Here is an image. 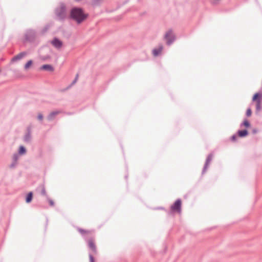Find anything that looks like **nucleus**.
Masks as SVG:
<instances>
[{"mask_svg": "<svg viewBox=\"0 0 262 262\" xmlns=\"http://www.w3.org/2000/svg\"><path fill=\"white\" fill-rule=\"evenodd\" d=\"M40 187H41V191H40V194L43 195V196H46L47 197V194L46 193V189H45V187L43 185H41L40 186Z\"/></svg>", "mask_w": 262, "mask_h": 262, "instance_id": "nucleus-21", "label": "nucleus"}, {"mask_svg": "<svg viewBox=\"0 0 262 262\" xmlns=\"http://www.w3.org/2000/svg\"><path fill=\"white\" fill-rule=\"evenodd\" d=\"M19 158V155L17 153H15L13 156V161L17 162Z\"/></svg>", "mask_w": 262, "mask_h": 262, "instance_id": "nucleus-23", "label": "nucleus"}, {"mask_svg": "<svg viewBox=\"0 0 262 262\" xmlns=\"http://www.w3.org/2000/svg\"><path fill=\"white\" fill-rule=\"evenodd\" d=\"M51 43L55 48L58 49H60L63 45L62 41L56 37L51 41Z\"/></svg>", "mask_w": 262, "mask_h": 262, "instance_id": "nucleus-9", "label": "nucleus"}, {"mask_svg": "<svg viewBox=\"0 0 262 262\" xmlns=\"http://www.w3.org/2000/svg\"><path fill=\"white\" fill-rule=\"evenodd\" d=\"M262 93L260 92L256 93L252 97V101L256 102L259 101L261 102Z\"/></svg>", "mask_w": 262, "mask_h": 262, "instance_id": "nucleus-10", "label": "nucleus"}, {"mask_svg": "<svg viewBox=\"0 0 262 262\" xmlns=\"http://www.w3.org/2000/svg\"><path fill=\"white\" fill-rule=\"evenodd\" d=\"M163 46L160 45L158 48H155L152 50V54L154 56L157 57L162 52L163 50Z\"/></svg>", "mask_w": 262, "mask_h": 262, "instance_id": "nucleus-13", "label": "nucleus"}, {"mask_svg": "<svg viewBox=\"0 0 262 262\" xmlns=\"http://www.w3.org/2000/svg\"><path fill=\"white\" fill-rule=\"evenodd\" d=\"M77 230L79 232V233L81 234V235L83 236V237L84 238L85 241H87L88 242V245L90 250H92V251L94 253H96L97 252L96 250V247L95 245V243L93 240L92 238H90L88 239V237H87V235L90 234L91 233V231L90 230H86L84 229H83L82 228H80L79 227H77Z\"/></svg>", "mask_w": 262, "mask_h": 262, "instance_id": "nucleus-3", "label": "nucleus"}, {"mask_svg": "<svg viewBox=\"0 0 262 262\" xmlns=\"http://www.w3.org/2000/svg\"><path fill=\"white\" fill-rule=\"evenodd\" d=\"M78 76H79L78 74H76V76H75V79H76V80H78Z\"/></svg>", "mask_w": 262, "mask_h": 262, "instance_id": "nucleus-34", "label": "nucleus"}, {"mask_svg": "<svg viewBox=\"0 0 262 262\" xmlns=\"http://www.w3.org/2000/svg\"><path fill=\"white\" fill-rule=\"evenodd\" d=\"M89 16V14L82 8L74 6L70 10L69 18L75 22L77 25H80L85 21Z\"/></svg>", "mask_w": 262, "mask_h": 262, "instance_id": "nucleus-1", "label": "nucleus"}, {"mask_svg": "<svg viewBox=\"0 0 262 262\" xmlns=\"http://www.w3.org/2000/svg\"><path fill=\"white\" fill-rule=\"evenodd\" d=\"M47 199L49 202L50 205L51 206H53L54 205V201L52 199H50L48 196H47Z\"/></svg>", "mask_w": 262, "mask_h": 262, "instance_id": "nucleus-25", "label": "nucleus"}, {"mask_svg": "<svg viewBox=\"0 0 262 262\" xmlns=\"http://www.w3.org/2000/svg\"><path fill=\"white\" fill-rule=\"evenodd\" d=\"M36 36L37 32L35 30L32 29H28L24 34V42L34 43L35 42Z\"/></svg>", "mask_w": 262, "mask_h": 262, "instance_id": "nucleus-4", "label": "nucleus"}, {"mask_svg": "<svg viewBox=\"0 0 262 262\" xmlns=\"http://www.w3.org/2000/svg\"><path fill=\"white\" fill-rule=\"evenodd\" d=\"M89 258L90 262H95L94 257L91 253H89Z\"/></svg>", "mask_w": 262, "mask_h": 262, "instance_id": "nucleus-27", "label": "nucleus"}, {"mask_svg": "<svg viewBox=\"0 0 262 262\" xmlns=\"http://www.w3.org/2000/svg\"><path fill=\"white\" fill-rule=\"evenodd\" d=\"M54 14L57 21L64 22L68 17L69 18L66 4L63 2H59L54 9Z\"/></svg>", "mask_w": 262, "mask_h": 262, "instance_id": "nucleus-2", "label": "nucleus"}, {"mask_svg": "<svg viewBox=\"0 0 262 262\" xmlns=\"http://www.w3.org/2000/svg\"><path fill=\"white\" fill-rule=\"evenodd\" d=\"M237 136H238L237 135V133L236 134H234L233 135H232L230 138L231 141L233 142L236 141Z\"/></svg>", "mask_w": 262, "mask_h": 262, "instance_id": "nucleus-26", "label": "nucleus"}, {"mask_svg": "<svg viewBox=\"0 0 262 262\" xmlns=\"http://www.w3.org/2000/svg\"><path fill=\"white\" fill-rule=\"evenodd\" d=\"M26 55V53L25 52H22L19 53L18 54L14 56L11 59L12 62H15L16 61L20 60L22 59L25 55Z\"/></svg>", "mask_w": 262, "mask_h": 262, "instance_id": "nucleus-11", "label": "nucleus"}, {"mask_svg": "<svg viewBox=\"0 0 262 262\" xmlns=\"http://www.w3.org/2000/svg\"><path fill=\"white\" fill-rule=\"evenodd\" d=\"M26 151H27V150H26V148L24 146L21 145L19 147L17 154L18 155H22L25 154L26 152Z\"/></svg>", "mask_w": 262, "mask_h": 262, "instance_id": "nucleus-19", "label": "nucleus"}, {"mask_svg": "<svg viewBox=\"0 0 262 262\" xmlns=\"http://www.w3.org/2000/svg\"><path fill=\"white\" fill-rule=\"evenodd\" d=\"M40 70L52 72L54 71V68L51 64H43L40 67Z\"/></svg>", "mask_w": 262, "mask_h": 262, "instance_id": "nucleus-14", "label": "nucleus"}, {"mask_svg": "<svg viewBox=\"0 0 262 262\" xmlns=\"http://www.w3.org/2000/svg\"><path fill=\"white\" fill-rule=\"evenodd\" d=\"M127 177H128V176H127V175H126V176H125V178L126 179H127Z\"/></svg>", "mask_w": 262, "mask_h": 262, "instance_id": "nucleus-36", "label": "nucleus"}, {"mask_svg": "<svg viewBox=\"0 0 262 262\" xmlns=\"http://www.w3.org/2000/svg\"><path fill=\"white\" fill-rule=\"evenodd\" d=\"M220 0H212L211 1V3L213 4V5H216L218 4V2Z\"/></svg>", "mask_w": 262, "mask_h": 262, "instance_id": "nucleus-30", "label": "nucleus"}, {"mask_svg": "<svg viewBox=\"0 0 262 262\" xmlns=\"http://www.w3.org/2000/svg\"><path fill=\"white\" fill-rule=\"evenodd\" d=\"M77 80L76 79H74V80L72 81V82L71 83V84H70V86H71L72 85H74L75 83H76L77 82Z\"/></svg>", "mask_w": 262, "mask_h": 262, "instance_id": "nucleus-31", "label": "nucleus"}, {"mask_svg": "<svg viewBox=\"0 0 262 262\" xmlns=\"http://www.w3.org/2000/svg\"><path fill=\"white\" fill-rule=\"evenodd\" d=\"M182 201L180 199H177L171 206L170 210L172 212L180 213L181 211Z\"/></svg>", "mask_w": 262, "mask_h": 262, "instance_id": "nucleus-5", "label": "nucleus"}, {"mask_svg": "<svg viewBox=\"0 0 262 262\" xmlns=\"http://www.w3.org/2000/svg\"><path fill=\"white\" fill-rule=\"evenodd\" d=\"M50 26L49 24L46 25L41 30V33L42 34H45L50 28Z\"/></svg>", "mask_w": 262, "mask_h": 262, "instance_id": "nucleus-22", "label": "nucleus"}, {"mask_svg": "<svg viewBox=\"0 0 262 262\" xmlns=\"http://www.w3.org/2000/svg\"><path fill=\"white\" fill-rule=\"evenodd\" d=\"M157 209H161V210H164V208L163 207H158L157 208Z\"/></svg>", "mask_w": 262, "mask_h": 262, "instance_id": "nucleus-33", "label": "nucleus"}, {"mask_svg": "<svg viewBox=\"0 0 262 262\" xmlns=\"http://www.w3.org/2000/svg\"><path fill=\"white\" fill-rule=\"evenodd\" d=\"M33 194L32 191L29 192L27 194L26 197V202L27 203H29L32 201V200L33 199Z\"/></svg>", "mask_w": 262, "mask_h": 262, "instance_id": "nucleus-17", "label": "nucleus"}, {"mask_svg": "<svg viewBox=\"0 0 262 262\" xmlns=\"http://www.w3.org/2000/svg\"><path fill=\"white\" fill-rule=\"evenodd\" d=\"M76 2H79L80 1H81V0H75Z\"/></svg>", "mask_w": 262, "mask_h": 262, "instance_id": "nucleus-35", "label": "nucleus"}, {"mask_svg": "<svg viewBox=\"0 0 262 262\" xmlns=\"http://www.w3.org/2000/svg\"><path fill=\"white\" fill-rule=\"evenodd\" d=\"M245 127L246 128H249L251 126L250 122L247 119H245L243 122L240 124V127Z\"/></svg>", "mask_w": 262, "mask_h": 262, "instance_id": "nucleus-16", "label": "nucleus"}, {"mask_svg": "<svg viewBox=\"0 0 262 262\" xmlns=\"http://www.w3.org/2000/svg\"><path fill=\"white\" fill-rule=\"evenodd\" d=\"M165 39L166 40V44L168 46L171 45L175 40V37L172 35V31L171 30H168L165 34Z\"/></svg>", "mask_w": 262, "mask_h": 262, "instance_id": "nucleus-6", "label": "nucleus"}, {"mask_svg": "<svg viewBox=\"0 0 262 262\" xmlns=\"http://www.w3.org/2000/svg\"><path fill=\"white\" fill-rule=\"evenodd\" d=\"M236 133L238 137L240 138L246 137L249 134V132L247 129L238 130Z\"/></svg>", "mask_w": 262, "mask_h": 262, "instance_id": "nucleus-12", "label": "nucleus"}, {"mask_svg": "<svg viewBox=\"0 0 262 262\" xmlns=\"http://www.w3.org/2000/svg\"><path fill=\"white\" fill-rule=\"evenodd\" d=\"M17 164V162L12 161V163L10 165L9 167L10 168H14Z\"/></svg>", "mask_w": 262, "mask_h": 262, "instance_id": "nucleus-28", "label": "nucleus"}, {"mask_svg": "<svg viewBox=\"0 0 262 262\" xmlns=\"http://www.w3.org/2000/svg\"><path fill=\"white\" fill-rule=\"evenodd\" d=\"M32 64L33 61L32 60H28L27 62L25 64L24 69L25 70L28 69Z\"/></svg>", "mask_w": 262, "mask_h": 262, "instance_id": "nucleus-20", "label": "nucleus"}, {"mask_svg": "<svg viewBox=\"0 0 262 262\" xmlns=\"http://www.w3.org/2000/svg\"><path fill=\"white\" fill-rule=\"evenodd\" d=\"M252 114V111H251V109L249 107L248 108H247V111H246V115L247 117H250L251 116Z\"/></svg>", "mask_w": 262, "mask_h": 262, "instance_id": "nucleus-24", "label": "nucleus"}, {"mask_svg": "<svg viewBox=\"0 0 262 262\" xmlns=\"http://www.w3.org/2000/svg\"><path fill=\"white\" fill-rule=\"evenodd\" d=\"M212 158H213V155L212 154H210L208 155V156L206 158L204 167L202 170V174H204L206 172V171L208 168V167L210 164V163L212 160Z\"/></svg>", "mask_w": 262, "mask_h": 262, "instance_id": "nucleus-7", "label": "nucleus"}, {"mask_svg": "<svg viewBox=\"0 0 262 262\" xmlns=\"http://www.w3.org/2000/svg\"><path fill=\"white\" fill-rule=\"evenodd\" d=\"M43 115L42 114H39L37 116V119L39 120H42L43 119Z\"/></svg>", "mask_w": 262, "mask_h": 262, "instance_id": "nucleus-29", "label": "nucleus"}, {"mask_svg": "<svg viewBox=\"0 0 262 262\" xmlns=\"http://www.w3.org/2000/svg\"><path fill=\"white\" fill-rule=\"evenodd\" d=\"M257 133V130L255 128L252 129V133L253 134H256Z\"/></svg>", "mask_w": 262, "mask_h": 262, "instance_id": "nucleus-32", "label": "nucleus"}, {"mask_svg": "<svg viewBox=\"0 0 262 262\" xmlns=\"http://www.w3.org/2000/svg\"><path fill=\"white\" fill-rule=\"evenodd\" d=\"M261 102H259V101L256 102V110L255 114L256 115H258L259 112L261 110Z\"/></svg>", "mask_w": 262, "mask_h": 262, "instance_id": "nucleus-18", "label": "nucleus"}, {"mask_svg": "<svg viewBox=\"0 0 262 262\" xmlns=\"http://www.w3.org/2000/svg\"><path fill=\"white\" fill-rule=\"evenodd\" d=\"M31 139V128L30 126H28L27 128V132L24 137V141L26 143H30Z\"/></svg>", "mask_w": 262, "mask_h": 262, "instance_id": "nucleus-8", "label": "nucleus"}, {"mask_svg": "<svg viewBox=\"0 0 262 262\" xmlns=\"http://www.w3.org/2000/svg\"><path fill=\"white\" fill-rule=\"evenodd\" d=\"M59 113V111H53L51 113H50L47 119L49 121H52L54 119V118L56 115H58Z\"/></svg>", "mask_w": 262, "mask_h": 262, "instance_id": "nucleus-15", "label": "nucleus"}]
</instances>
